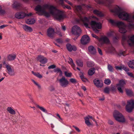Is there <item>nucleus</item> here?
Segmentation results:
<instances>
[{"label":"nucleus","instance_id":"f257e3e1","mask_svg":"<svg viewBox=\"0 0 134 134\" xmlns=\"http://www.w3.org/2000/svg\"><path fill=\"white\" fill-rule=\"evenodd\" d=\"M114 12L118 15L119 18L129 23L128 25L126 26L122 22L112 19L109 20V22L112 25L117 26L119 28V31L121 34H125L134 29V15H129L118 6L115 8Z\"/></svg>","mask_w":134,"mask_h":134},{"label":"nucleus","instance_id":"f03ea898","mask_svg":"<svg viewBox=\"0 0 134 134\" xmlns=\"http://www.w3.org/2000/svg\"><path fill=\"white\" fill-rule=\"evenodd\" d=\"M35 10L37 12L36 13L39 15H43L49 17L51 14L58 20L64 18L63 12L58 10L56 7L53 5L46 4L41 6L38 5L36 7Z\"/></svg>","mask_w":134,"mask_h":134},{"label":"nucleus","instance_id":"7ed1b4c3","mask_svg":"<svg viewBox=\"0 0 134 134\" xmlns=\"http://www.w3.org/2000/svg\"><path fill=\"white\" fill-rule=\"evenodd\" d=\"M80 18L86 28H90V26H91L96 33H98L99 31L98 29L102 28V24L100 22H97L94 21L90 22L89 19L86 17L83 18L80 17Z\"/></svg>","mask_w":134,"mask_h":134},{"label":"nucleus","instance_id":"20e7f679","mask_svg":"<svg viewBox=\"0 0 134 134\" xmlns=\"http://www.w3.org/2000/svg\"><path fill=\"white\" fill-rule=\"evenodd\" d=\"M127 103L126 106V110L129 113H131L134 108V100L132 99L128 100L127 102Z\"/></svg>","mask_w":134,"mask_h":134},{"label":"nucleus","instance_id":"39448f33","mask_svg":"<svg viewBox=\"0 0 134 134\" xmlns=\"http://www.w3.org/2000/svg\"><path fill=\"white\" fill-rule=\"evenodd\" d=\"M59 81L60 86L63 87H66L69 84L68 81L64 77H63Z\"/></svg>","mask_w":134,"mask_h":134},{"label":"nucleus","instance_id":"423d86ee","mask_svg":"<svg viewBox=\"0 0 134 134\" xmlns=\"http://www.w3.org/2000/svg\"><path fill=\"white\" fill-rule=\"evenodd\" d=\"M74 9L76 13L79 16L84 13L83 9L81 5H75L74 7Z\"/></svg>","mask_w":134,"mask_h":134},{"label":"nucleus","instance_id":"0eeeda50","mask_svg":"<svg viewBox=\"0 0 134 134\" xmlns=\"http://www.w3.org/2000/svg\"><path fill=\"white\" fill-rule=\"evenodd\" d=\"M90 41V38L89 36L86 35H83L80 40L81 43L83 45L89 43Z\"/></svg>","mask_w":134,"mask_h":134},{"label":"nucleus","instance_id":"6e6552de","mask_svg":"<svg viewBox=\"0 0 134 134\" xmlns=\"http://www.w3.org/2000/svg\"><path fill=\"white\" fill-rule=\"evenodd\" d=\"M99 41L102 42L103 44H108L110 42L108 37L104 35H101L100 36Z\"/></svg>","mask_w":134,"mask_h":134},{"label":"nucleus","instance_id":"1a4fd4ad","mask_svg":"<svg viewBox=\"0 0 134 134\" xmlns=\"http://www.w3.org/2000/svg\"><path fill=\"white\" fill-rule=\"evenodd\" d=\"M32 14L31 13L29 14H26L24 12H20L17 14V19H21L24 18L25 16H30L32 15Z\"/></svg>","mask_w":134,"mask_h":134},{"label":"nucleus","instance_id":"9d476101","mask_svg":"<svg viewBox=\"0 0 134 134\" xmlns=\"http://www.w3.org/2000/svg\"><path fill=\"white\" fill-rule=\"evenodd\" d=\"M71 31L72 34H80L81 30L78 26L75 25L72 27Z\"/></svg>","mask_w":134,"mask_h":134},{"label":"nucleus","instance_id":"9b49d317","mask_svg":"<svg viewBox=\"0 0 134 134\" xmlns=\"http://www.w3.org/2000/svg\"><path fill=\"white\" fill-rule=\"evenodd\" d=\"M94 85L98 88L102 87L103 86V82L102 80L94 79L93 81Z\"/></svg>","mask_w":134,"mask_h":134},{"label":"nucleus","instance_id":"f8f14e48","mask_svg":"<svg viewBox=\"0 0 134 134\" xmlns=\"http://www.w3.org/2000/svg\"><path fill=\"white\" fill-rule=\"evenodd\" d=\"M88 52L91 54L95 55L96 53V50L95 47L93 46H90L88 48Z\"/></svg>","mask_w":134,"mask_h":134},{"label":"nucleus","instance_id":"ddd939ff","mask_svg":"<svg viewBox=\"0 0 134 134\" xmlns=\"http://www.w3.org/2000/svg\"><path fill=\"white\" fill-rule=\"evenodd\" d=\"M66 47L67 49L69 52H71L72 50L75 51L76 50V47L75 46H71L69 43H68L66 44Z\"/></svg>","mask_w":134,"mask_h":134},{"label":"nucleus","instance_id":"4468645a","mask_svg":"<svg viewBox=\"0 0 134 134\" xmlns=\"http://www.w3.org/2000/svg\"><path fill=\"white\" fill-rule=\"evenodd\" d=\"M38 60L42 64H45L47 62V59L43 56L39 55L38 57Z\"/></svg>","mask_w":134,"mask_h":134},{"label":"nucleus","instance_id":"2eb2a0df","mask_svg":"<svg viewBox=\"0 0 134 134\" xmlns=\"http://www.w3.org/2000/svg\"><path fill=\"white\" fill-rule=\"evenodd\" d=\"M115 115V119L116 121L120 122H124L125 121L124 118L122 115H120V116L117 117Z\"/></svg>","mask_w":134,"mask_h":134},{"label":"nucleus","instance_id":"dca6fc26","mask_svg":"<svg viewBox=\"0 0 134 134\" xmlns=\"http://www.w3.org/2000/svg\"><path fill=\"white\" fill-rule=\"evenodd\" d=\"M16 57V55L14 54H11L8 56L7 59L9 61H11L14 60Z\"/></svg>","mask_w":134,"mask_h":134},{"label":"nucleus","instance_id":"f3484780","mask_svg":"<svg viewBox=\"0 0 134 134\" xmlns=\"http://www.w3.org/2000/svg\"><path fill=\"white\" fill-rule=\"evenodd\" d=\"M126 84V83L124 80L122 79L119 81V83L116 85V86H120L123 87Z\"/></svg>","mask_w":134,"mask_h":134},{"label":"nucleus","instance_id":"a211bd4d","mask_svg":"<svg viewBox=\"0 0 134 134\" xmlns=\"http://www.w3.org/2000/svg\"><path fill=\"white\" fill-rule=\"evenodd\" d=\"M35 21L34 19L30 18L26 20V22L28 24H34L35 22Z\"/></svg>","mask_w":134,"mask_h":134},{"label":"nucleus","instance_id":"6ab92c4d","mask_svg":"<svg viewBox=\"0 0 134 134\" xmlns=\"http://www.w3.org/2000/svg\"><path fill=\"white\" fill-rule=\"evenodd\" d=\"M95 71V69L94 68H92L88 70V74L89 75L92 76L94 73Z\"/></svg>","mask_w":134,"mask_h":134},{"label":"nucleus","instance_id":"aec40b11","mask_svg":"<svg viewBox=\"0 0 134 134\" xmlns=\"http://www.w3.org/2000/svg\"><path fill=\"white\" fill-rule=\"evenodd\" d=\"M129 44L130 46H131L132 43H134V35L131 37L127 41Z\"/></svg>","mask_w":134,"mask_h":134},{"label":"nucleus","instance_id":"412c9836","mask_svg":"<svg viewBox=\"0 0 134 134\" xmlns=\"http://www.w3.org/2000/svg\"><path fill=\"white\" fill-rule=\"evenodd\" d=\"M125 91L126 94L128 96H131L133 95V92L131 89H125Z\"/></svg>","mask_w":134,"mask_h":134},{"label":"nucleus","instance_id":"4be33fe9","mask_svg":"<svg viewBox=\"0 0 134 134\" xmlns=\"http://www.w3.org/2000/svg\"><path fill=\"white\" fill-rule=\"evenodd\" d=\"M7 111L11 114H15L16 113L15 111L10 107H8L7 108Z\"/></svg>","mask_w":134,"mask_h":134},{"label":"nucleus","instance_id":"5701e85b","mask_svg":"<svg viewBox=\"0 0 134 134\" xmlns=\"http://www.w3.org/2000/svg\"><path fill=\"white\" fill-rule=\"evenodd\" d=\"M23 29L26 31H29V32H30L32 31V28L30 27L27 25H23Z\"/></svg>","mask_w":134,"mask_h":134},{"label":"nucleus","instance_id":"b1692460","mask_svg":"<svg viewBox=\"0 0 134 134\" xmlns=\"http://www.w3.org/2000/svg\"><path fill=\"white\" fill-rule=\"evenodd\" d=\"M79 75L80 76V77L81 78L82 81L83 82H86L88 81L87 79L84 77L83 72H80V74H79Z\"/></svg>","mask_w":134,"mask_h":134},{"label":"nucleus","instance_id":"393cba45","mask_svg":"<svg viewBox=\"0 0 134 134\" xmlns=\"http://www.w3.org/2000/svg\"><path fill=\"white\" fill-rule=\"evenodd\" d=\"M47 34H54V29L52 27H49L47 30Z\"/></svg>","mask_w":134,"mask_h":134},{"label":"nucleus","instance_id":"a878e982","mask_svg":"<svg viewBox=\"0 0 134 134\" xmlns=\"http://www.w3.org/2000/svg\"><path fill=\"white\" fill-rule=\"evenodd\" d=\"M127 37L126 36L125 34H123L122 36V44L123 46L125 44V41L127 40Z\"/></svg>","mask_w":134,"mask_h":134},{"label":"nucleus","instance_id":"bb28decb","mask_svg":"<svg viewBox=\"0 0 134 134\" xmlns=\"http://www.w3.org/2000/svg\"><path fill=\"white\" fill-rule=\"evenodd\" d=\"M77 65L79 66L82 67L83 66V62L82 61L80 60H77L76 61Z\"/></svg>","mask_w":134,"mask_h":134},{"label":"nucleus","instance_id":"cd10ccee","mask_svg":"<svg viewBox=\"0 0 134 134\" xmlns=\"http://www.w3.org/2000/svg\"><path fill=\"white\" fill-rule=\"evenodd\" d=\"M84 119L85 120V123L87 126H89L91 125V124L89 118L88 117L86 116L85 117Z\"/></svg>","mask_w":134,"mask_h":134},{"label":"nucleus","instance_id":"c85d7f7f","mask_svg":"<svg viewBox=\"0 0 134 134\" xmlns=\"http://www.w3.org/2000/svg\"><path fill=\"white\" fill-rule=\"evenodd\" d=\"M54 72H59V75L62 76V72L61 70L59 68H57L54 70Z\"/></svg>","mask_w":134,"mask_h":134},{"label":"nucleus","instance_id":"c756f323","mask_svg":"<svg viewBox=\"0 0 134 134\" xmlns=\"http://www.w3.org/2000/svg\"><path fill=\"white\" fill-rule=\"evenodd\" d=\"M93 13L94 14H97L100 16H101L102 15V13L96 9L94 10L93 11Z\"/></svg>","mask_w":134,"mask_h":134},{"label":"nucleus","instance_id":"7c9ffc66","mask_svg":"<svg viewBox=\"0 0 134 134\" xmlns=\"http://www.w3.org/2000/svg\"><path fill=\"white\" fill-rule=\"evenodd\" d=\"M32 72L33 74L39 78H41L42 77V76L39 73L34 72L33 71H32Z\"/></svg>","mask_w":134,"mask_h":134},{"label":"nucleus","instance_id":"2f4dec72","mask_svg":"<svg viewBox=\"0 0 134 134\" xmlns=\"http://www.w3.org/2000/svg\"><path fill=\"white\" fill-rule=\"evenodd\" d=\"M116 115L117 117H119L120 116V115H122V114L120 113L119 111L117 110H115L114 111V112L113 113V116L114 118H115V115Z\"/></svg>","mask_w":134,"mask_h":134},{"label":"nucleus","instance_id":"473e14b6","mask_svg":"<svg viewBox=\"0 0 134 134\" xmlns=\"http://www.w3.org/2000/svg\"><path fill=\"white\" fill-rule=\"evenodd\" d=\"M108 69L109 71L111 72H113L114 69L113 67L109 64L108 65Z\"/></svg>","mask_w":134,"mask_h":134},{"label":"nucleus","instance_id":"72a5a7b5","mask_svg":"<svg viewBox=\"0 0 134 134\" xmlns=\"http://www.w3.org/2000/svg\"><path fill=\"white\" fill-rule=\"evenodd\" d=\"M36 105L37 107L39 108L41 111L45 113H47V111L43 107H40L39 105L37 104H36Z\"/></svg>","mask_w":134,"mask_h":134},{"label":"nucleus","instance_id":"f704fd0d","mask_svg":"<svg viewBox=\"0 0 134 134\" xmlns=\"http://www.w3.org/2000/svg\"><path fill=\"white\" fill-rule=\"evenodd\" d=\"M52 115L51 114H47L44 115V118L47 120L50 119L52 117Z\"/></svg>","mask_w":134,"mask_h":134},{"label":"nucleus","instance_id":"c9c22d12","mask_svg":"<svg viewBox=\"0 0 134 134\" xmlns=\"http://www.w3.org/2000/svg\"><path fill=\"white\" fill-rule=\"evenodd\" d=\"M32 81L38 87L39 90H41V86L37 82L35 81L34 80H32Z\"/></svg>","mask_w":134,"mask_h":134},{"label":"nucleus","instance_id":"e433bc0d","mask_svg":"<svg viewBox=\"0 0 134 134\" xmlns=\"http://www.w3.org/2000/svg\"><path fill=\"white\" fill-rule=\"evenodd\" d=\"M69 61L68 62V63H69L71 65V66L74 68L75 67V65L73 63V60L72 59L70 58H69Z\"/></svg>","mask_w":134,"mask_h":134},{"label":"nucleus","instance_id":"4c0bfd02","mask_svg":"<svg viewBox=\"0 0 134 134\" xmlns=\"http://www.w3.org/2000/svg\"><path fill=\"white\" fill-rule=\"evenodd\" d=\"M13 3L12 6L13 8L14 9H17V2L16 0H13Z\"/></svg>","mask_w":134,"mask_h":134},{"label":"nucleus","instance_id":"58836bf2","mask_svg":"<svg viewBox=\"0 0 134 134\" xmlns=\"http://www.w3.org/2000/svg\"><path fill=\"white\" fill-rule=\"evenodd\" d=\"M129 66L132 69H134V62L132 61H130L128 63Z\"/></svg>","mask_w":134,"mask_h":134},{"label":"nucleus","instance_id":"ea45409f","mask_svg":"<svg viewBox=\"0 0 134 134\" xmlns=\"http://www.w3.org/2000/svg\"><path fill=\"white\" fill-rule=\"evenodd\" d=\"M87 65L88 67H91L94 65V64L92 62H88L87 63Z\"/></svg>","mask_w":134,"mask_h":134},{"label":"nucleus","instance_id":"a19ab883","mask_svg":"<svg viewBox=\"0 0 134 134\" xmlns=\"http://www.w3.org/2000/svg\"><path fill=\"white\" fill-rule=\"evenodd\" d=\"M110 90L109 88L108 87H105L104 90V92L106 93L109 94Z\"/></svg>","mask_w":134,"mask_h":134},{"label":"nucleus","instance_id":"79ce46f5","mask_svg":"<svg viewBox=\"0 0 134 134\" xmlns=\"http://www.w3.org/2000/svg\"><path fill=\"white\" fill-rule=\"evenodd\" d=\"M4 9H2V7L0 5V14L1 15H4L6 13Z\"/></svg>","mask_w":134,"mask_h":134},{"label":"nucleus","instance_id":"37998d69","mask_svg":"<svg viewBox=\"0 0 134 134\" xmlns=\"http://www.w3.org/2000/svg\"><path fill=\"white\" fill-rule=\"evenodd\" d=\"M49 90L51 91H54L55 90V88L53 85H51L49 87Z\"/></svg>","mask_w":134,"mask_h":134},{"label":"nucleus","instance_id":"c03bdc74","mask_svg":"<svg viewBox=\"0 0 134 134\" xmlns=\"http://www.w3.org/2000/svg\"><path fill=\"white\" fill-rule=\"evenodd\" d=\"M8 73L10 76H13L15 74L14 71L13 69L8 71Z\"/></svg>","mask_w":134,"mask_h":134},{"label":"nucleus","instance_id":"a18cd8bd","mask_svg":"<svg viewBox=\"0 0 134 134\" xmlns=\"http://www.w3.org/2000/svg\"><path fill=\"white\" fill-rule=\"evenodd\" d=\"M73 36V38L75 40L77 39L80 36V34H72Z\"/></svg>","mask_w":134,"mask_h":134},{"label":"nucleus","instance_id":"49530a36","mask_svg":"<svg viewBox=\"0 0 134 134\" xmlns=\"http://www.w3.org/2000/svg\"><path fill=\"white\" fill-rule=\"evenodd\" d=\"M48 37L51 38H53L55 37V34H47Z\"/></svg>","mask_w":134,"mask_h":134},{"label":"nucleus","instance_id":"de8ad7c7","mask_svg":"<svg viewBox=\"0 0 134 134\" xmlns=\"http://www.w3.org/2000/svg\"><path fill=\"white\" fill-rule=\"evenodd\" d=\"M104 83L106 85H109L111 83V81L109 79H107L104 81Z\"/></svg>","mask_w":134,"mask_h":134},{"label":"nucleus","instance_id":"09e8293b","mask_svg":"<svg viewBox=\"0 0 134 134\" xmlns=\"http://www.w3.org/2000/svg\"><path fill=\"white\" fill-rule=\"evenodd\" d=\"M122 65L120 66H116L115 67V68L117 70H121L122 69Z\"/></svg>","mask_w":134,"mask_h":134},{"label":"nucleus","instance_id":"8fccbe9b","mask_svg":"<svg viewBox=\"0 0 134 134\" xmlns=\"http://www.w3.org/2000/svg\"><path fill=\"white\" fill-rule=\"evenodd\" d=\"M65 75L67 77H70L71 76L72 73H68L67 72H65Z\"/></svg>","mask_w":134,"mask_h":134},{"label":"nucleus","instance_id":"3c124183","mask_svg":"<svg viewBox=\"0 0 134 134\" xmlns=\"http://www.w3.org/2000/svg\"><path fill=\"white\" fill-rule=\"evenodd\" d=\"M5 67L6 68L7 71H8L12 70V69L11 68L10 65L6 64L5 65Z\"/></svg>","mask_w":134,"mask_h":134},{"label":"nucleus","instance_id":"603ef678","mask_svg":"<svg viewBox=\"0 0 134 134\" xmlns=\"http://www.w3.org/2000/svg\"><path fill=\"white\" fill-rule=\"evenodd\" d=\"M70 81L72 83H76L77 82L76 80L74 79L73 78H71L70 79Z\"/></svg>","mask_w":134,"mask_h":134},{"label":"nucleus","instance_id":"864d4df0","mask_svg":"<svg viewBox=\"0 0 134 134\" xmlns=\"http://www.w3.org/2000/svg\"><path fill=\"white\" fill-rule=\"evenodd\" d=\"M117 89L119 92L121 93H123V91L121 88L122 87H121L120 86H117Z\"/></svg>","mask_w":134,"mask_h":134},{"label":"nucleus","instance_id":"5fc2aeb1","mask_svg":"<svg viewBox=\"0 0 134 134\" xmlns=\"http://www.w3.org/2000/svg\"><path fill=\"white\" fill-rule=\"evenodd\" d=\"M56 41L57 42L60 44H62L63 42V40L61 38H58L56 39Z\"/></svg>","mask_w":134,"mask_h":134},{"label":"nucleus","instance_id":"6e6d98bb","mask_svg":"<svg viewBox=\"0 0 134 134\" xmlns=\"http://www.w3.org/2000/svg\"><path fill=\"white\" fill-rule=\"evenodd\" d=\"M124 70L125 71H129V69L125 66L124 65H122V69Z\"/></svg>","mask_w":134,"mask_h":134},{"label":"nucleus","instance_id":"4d7b16f0","mask_svg":"<svg viewBox=\"0 0 134 134\" xmlns=\"http://www.w3.org/2000/svg\"><path fill=\"white\" fill-rule=\"evenodd\" d=\"M92 36L96 38L99 41V39H100V36L99 37L98 36H96L95 34H91Z\"/></svg>","mask_w":134,"mask_h":134},{"label":"nucleus","instance_id":"13d9d810","mask_svg":"<svg viewBox=\"0 0 134 134\" xmlns=\"http://www.w3.org/2000/svg\"><path fill=\"white\" fill-rule=\"evenodd\" d=\"M29 98L30 99V100L32 102H34V100L32 97L31 95V94H29L27 95Z\"/></svg>","mask_w":134,"mask_h":134},{"label":"nucleus","instance_id":"bf43d9fd","mask_svg":"<svg viewBox=\"0 0 134 134\" xmlns=\"http://www.w3.org/2000/svg\"><path fill=\"white\" fill-rule=\"evenodd\" d=\"M55 67H56V66L55 65H51L50 66H49L48 67V68L49 69H54L55 68Z\"/></svg>","mask_w":134,"mask_h":134},{"label":"nucleus","instance_id":"052dcab7","mask_svg":"<svg viewBox=\"0 0 134 134\" xmlns=\"http://www.w3.org/2000/svg\"><path fill=\"white\" fill-rule=\"evenodd\" d=\"M119 38V37L117 36H115L113 37V39L114 41L115 42H116V41L118 40Z\"/></svg>","mask_w":134,"mask_h":134},{"label":"nucleus","instance_id":"680f3d73","mask_svg":"<svg viewBox=\"0 0 134 134\" xmlns=\"http://www.w3.org/2000/svg\"><path fill=\"white\" fill-rule=\"evenodd\" d=\"M97 50L98 51L99 53V54L100 55H103L102 51L99 48H97Z\"/></svg>","mask_w":134,"mask_h":134},{"label":"nucleus","instance_id":"e2e57ef3","mask_svg":"<svg viewBox=\"0 0 134 134\" xmlns=\"http://www.w3.org/2000/svg\"><path fill=\"white\" fill-rule=\"evenodd\" d=\"M127 74L129 76H130L131 77H132L134 78V76L132 73L130 72H128L127 73Z\"/></svg>","mask_w":134,"mask_h":134},{"label":"nucleus","instance_id":"0e129e2a","mask_svg":"<svg viewBox=\"0 0 134 134\" xmlns=\"http://www.w3.org/2000/svg\"><path fill=\"white\" fill-rule=\"evenodd\" d=\"M72 127H74L76 131H77L78 132H80V130H79V128L77 127L74 125H73Z\"/></svg>","mask_w":134,"mask_h":134},{"label":"nucleus","instance_id":"69168bd1","mask_svg":"<svg viewBox=\"0 0 134 134\" xmlns=\"http://www.w3.org/2000/svg\"><path fill=\"white\" fill-rule=\"evenodd\" d=\"M108 123L110 125H113L114 124V122L113 121L110 120H108Z\"/></svg>","mask_w":134,"mask_h":134},{"label":"nucleus","instance_id":"338daca9","mask_svg":"<svg viewBox=\"0 0 134 134\" xmlns=\"http://www.w3.org/2000/svg\"><path fill=\"white\" fill-rule=\"evenodd\" d=\"M111 90L112 91L114 92L116 91V89L115 87H111Z\"/></svg>","mask_w":134,"mask_h":134},{"label":"nucleus","instance_id":"774afa93","mask_svg":"<svg viewBox=\"0 0 134 134\" xmlns=\"http://www.w3.org/2000/svg\"><path fill=\"white\" fill-rule=\"evenodd\" d=\"M125 51L121 52L119 53V55L121 56L122 55H124V54H125Z\"/></svg>","mask_w":134,"mask_h":134}]
</instances>
